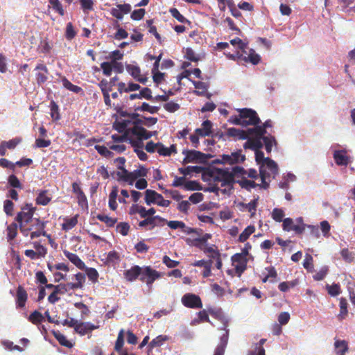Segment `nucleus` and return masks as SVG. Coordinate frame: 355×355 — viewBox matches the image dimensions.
<instances>
[{"label": "nucleus", "instance_id": "423d86ee", "mask_svg": "<svg viewBox=\"0 0 355 355\" xmlns=\"http://www.w3.org/2000/svg\"><path fill=\"white\" fill-rule=\"evenodd\" d=\"M142 268V272L139 278L140 281L146 283L150 286L156 279L160 278V273L150 266H144Z\"/></svg>", "mask_w": 355, "mask_h": 355}, {"label": "nucleus", "instance_id": "f03ea898", "mask_svg": "<svg viewBox=\"0 0 355 355\" xmlns=\"http://www.w3.org/2000/svg\"><path fill=\"white\" fill-rule=\"evenodd\" d=\"M272 125L270 119L266 120L262 125H255L254 128H249L250 134L253 135V138H249L247 141V147L263 148V144L260 142V138L266 133V128H271Z\"/></svg>", "mask_w": 355, "mask_h": 355}, {"label": "nucleus", "instance_id": "ea45409f", "mask_svg": "<svg viewBox=\"0 0 355 355\" xmlns=\"http://www.w3.org/2000/svg\"><path fill=\"white\" fill-rule=\"evenodd\" d=\"M254 231L255 227L254 225L248 226L239 235L238 241L241 243L245 242L246 240L248 239L250 236L254 232Z\"/></svg>", "mask_w": 355, "mask_h": 355}, {"label": "nucleus", "instance_id": "7ed1b4c3", "mask_svg": "<svg viewBox=\"0 0 355 355\" xmlns=\"http://www.w3.org/2000/svg\"><path fill=\"white\" fill-rule=\"evenodd\" d=\"M245 160V155L242 154V150H239L236 152L232 153L230 155L223 154L217 159L215 162L223 164L233 165L240 162H243Z\"/></svg>", "mask_w": 355, "mask_h": 355}, {"label": "nucleus", "instance_id": "0eeeda50", "mask_svg": "<svg viewBox=\"0 0 355 355\" xmlns=\"http://www.w3.org/2000/svg\"><path fill=\"white\" fill-rule=\"evenodd\" d=\"M183 154L185 155V157L183 159V163H202L207 159V155L198 150H184Z\"/></svg>", "mask_w": 355, "mask_h": 355}, {"label": "nucleus", "instance_id": "a19ab883", "mask_svg": "<svg viewBox=\"0 0 355 355\" xmlns=\"http://www.w3.org/2000/svg\"><path fill=\"white\" fill-rule=\"evenodd\" d=\"M132 123L131 120H122L114 123V128L119 133H125L128 129V125Z\"/></svg>", "mask_w": 355, "mask_h": 355}, {"label": "nucleus", "instance_id": "6e6552de", "mask_svg": "<svg viewBox=\"0 0 355 355\" xmlns=\"http://www.w3.org/2000/svg\"><path fill=\"white\" fill-rule=\"evenodd\" d=\"M182 304L190 309L202 308V302L200 297L193 293H186L182 297Z\"/></svg>", "mask_w": 355, "mask_h": 355}, {"label": "nucleus", "instance_id": "aec40b11", "mask_svg": "<svg viewBox=\"0 0 355 355\" xmlns=\"http://www.w3.org/2000/svg\"><path fill=\"white\" fill-rule=\"evenodd\" d=\"M98 327L90 322H77L75 331L82 336H84L92 331L98 329Z\"/></svg>", "mask_w": 355, "mask_h": 355}, {"label": "nucleus", "instance_id": "c756f323", "mask_svg": "<svg viewBox=\"0 0 355 355\" xmlns=\"http://www.w3.org/2000/svg\"><path fill=\"white\" fill-rule=\"evenodd\" d=\"M157 153L162 156H170L172 153H176L177 149L175 145L173 144L169 148L165 147L163 144L158 142Z\"/></svg>", "mask_w": 355, "mask_h": 355}, {"label": "nucleus", "instance_id": "37998d69", "mask_svg": "<svg viewBox=\"0 0 355 355\" xmlns=\"http://www.w3.org/2000/svg\"><path fill=\"white\" fill-rule=\"evenodd\" d=\"M203 170V168L198 166H189L186 168H179V171L181 174L184 175H189L191 173H201Z\"/></svg>", "mask_w": 355, "mask_h": 355}, {"label": "nucleus", "instance_id": "49530a36", "mask_svg": "<svg viewBox=\"0 0 355 355\" xmlns=\"http://www.w3.org/2000/svg\"><path fill=\"white\" fill-rule=\"evenodd\" d=\"M124 343V331L123 329H121L117 336L116 341L115 343L114 349L116 352L121 354V352L123 351L122 349L123 345Z\"/></svg>", "mask_w": 355, "mask_h": 355}, {"label": "nucleus", "instance_id": "3c124183", "mask_svg": "<svg viewBox=\"0 0 355 355\" xmlns=\"http://www.w3.org/2000/svg\"><path fill=\"white\" fill-rule=\"evenodd\" d=\"M271 215L272 219L276 222H283L285 216L284 210L280 208L273 209Z\"/></svg>", "mask_w": 355, "mask_h": 355}, {"label": "nucleus", "instance_id": "cd10ccee", "mask_svg": "<svg viewBox=\"0 0 355 355\" xmlns=\"http://www.w3.org/2000/svg\"><path fill=\"white\" fill-rule=\"evenodd\" d=\"M147 169L144 166H140L139 168L134 170L130 172V178L129 184H132L133 182L139 178H144L147 175Z\"/></svg>", "mask_w": 355, "mask_h": 355}, {"label": "nucleus", "instance_id": "79ce46f5", "mask_svg": "<svg viewBox=\"0 0 355 355\" xmlns=\"http://www.w3.org/2000/svg\"><path fill=\"white\" fill-rule=\"evenodd\" d=\"M28 320L34 324H38L44 320L43 315L38 311H34L31 313Z\"/></svg>", "mask_w": 355, "mask_h": 355}, {"label": "nucleus", "instance_id": "4be33fe9", "mask_svg": "<svg viewBox=\"0 0 355 355\" xmlns=\"http://www.w3.org/2000/svg\"><path fill=\"white\" fill-rule=\"evenodd\" d=\"M264 166V168L268 172L269 177L275 178L278 174V166L277 163L269 157H266V163L261 164L260 166Z\"/></svg>", "mask_w": 355, "mask_h": 355}, {"label": "nucleus", "instance_id": "473e14b6", "mask_svg": "<svg viewBox=\"0 0 355 355\" xmlns=\"http://www.w3.org/2000/svg\"><path fill=\"white\" fill-rule=\"evenodd\" d=\"M334 346L337 355H345L348 350V345L345 340H336Z\"/></svg>", "mask_w": 355, "mask_h": 355}, {"label": "nucleus", "instance_id": "72a5a7b5", "mask_svg": "<svg viewBox=\"0 0 355 355\" xmlns=\"http://www.w3.org/2000/svg\"><path fill=\"white\" fill-rule=\"evenodd\" d=\"M78 215H76L70 218H64V223L62 224V229L64 231H69L73 228L78 223Z\"/></svg>", "mask_w": 355, "mask_h": 355}, {"label": "nucleus", "instance_id": "b1692460", "mask_svg": "<svg viewBox=\"0 0 355 355\" xmlns=\"http://www.w3.org/2000/svg\"><path fill=\"white\" fill-rule=\"evenodd\" d=\"M239 178L241 179L237 180L236 182L238 183L242 189L250 191L252 189L259 186V184H257L254 181L248 180L245 174L240 175Z\"/></svg>", "mask_w": 355, "mask_h": 355}, {"label": "nucleus", "instance_id": "e433bc0d", "mask_svg": "<svg viewBox=\"0 0 355 355\" xmlns=\"http://www.w3.org/2000/svg\"><path fill=\"white\" fill-rule=\"evenodd\" d=\"M228 8L232 15L235 17L236 19L240 21H243L244 18L243 17L242 13L239 11V10L236 8L234 1H228Z\"/></svg>", "mask_w": 355, "mask_h": 355}, {"label": "nucleus", "instance_id": "7c9ffc66", "mask_svg": "<svg viewBox=\"0 0 355 355\" xmlns=\"http://www.w3.org/2000/svg\"><path fill=\"white\" fill-rule=\"evenodd\" d=\"M259 176L261 180V184H259L258 187H260L263 189H268L269 187V182H270V177L268 172L264 168V166L259 167Z\"/></svg>", "mask_w": 355, "mask_h": 355}, {"label": "nucleus", "instance_id": "09e8293b", "mask_svg": "<svg viewBox=\"0 0 355 355\" xmlns=\"http://www.w3.org/2000/svg\"><path fill=\"white\" fill-rule=\"evenodd\" d=\"M167 340L168 337L166 336L159 335L155 338L153 339L151 342H150L149 347L150 348H154L156 347L162 346Z\"/></svg>", "mask_w": 355, "mask_h": 355}, {"label": "nucleus", "instance_id": "f3484780", "mask_svg": "<svg viewBox=\"0 0 355 355\" xmlns=\"http://www.w3.org/2000/svg\"><path fill=\"white\" fill-rule=\"evenodd\" d=\"M28 299V294L24 288L19 285L17 288L16 293V304L19 308H23L26 305Z\"/></svg>", "mask_w": 355, "mask_h": 355}, {"label": "nucleus", "instance_id": "603ef678", "mask_svg": "<svg viewBox=\"0 0 355 355\" xmlns=\"http://www.w3.org/2000/svg\"><path fill=\"white\" fill-rule=\"evenodd\" d=\"M159 107L150 106L147 103H143L141 107H138L135 109L136 111H145L148 112L151 114L157 113L159 110Z\"/></svg>", "mask_w": 355, "mask_h": 355}, {"label": "nucleus", "instance_id": "4c0bfd02", "mask_svg": "<svg viewBox=\"0 0 355 355\" xmlns=\"http://www.w3.org/2000/svg\"><path fill=\"white\" fill-rule=\"evenodd\" d=\"M62 82L63 87L66 88L67 89L73 92L76 94H78L80 92H83V89L78 86L72 84L66 77H63L62 78Z\"/></svg>", "mask_w": 355, "mask_h": 355}, {"label": "nucleus", "instance_id": "2eb2a0df", "mask_svg": "<svg viewBox=\"0 0 355 355\" xmlns=\"http://www.w3.org/2000/svg\"><path fill=\"white\" fill-rule=\"evenodd\" d=\"M282 228L286 232L294 231L297 234H301L304 232L303 226L302 225H295L293 220L291 218L284 219Z\"/></svg>", "mask_w": 355, "mask_h": 355}, {"label": "nucleus", "instance_id": "2f4dec72", "mask_svg": "<svg viewBox=\"0 0 355 355\" xmlns=\"http://www.w3.org/2000/svg\"><path fill=\"white\" fill-rule=\"evenodd\" d=\"M247 145V141L243 144V148L245 149H251L255 151V160L259 164H264L266 163V157H264V153L260 149L261 148H252V147H247L245 146Z\"/></svg>", "mask_w": 355, "mask_h": 355}, {"label": "nucleus", "instance_id": "5701e85b", "mask_svg": "<svg viewBox=\"0 0 355 355\" xmlns=\"http://www.w3.org/2000/svg\"><path fill=\"white\" fill-rule=\"evenodd\" d=\"M63 253L64 256L78 268L80 270H83L85 268V263L79 258V257L76 254L70 252L67 250H64Z\"/></svg>", "mask_w": 355, "mask_h": 355}, {"label": "nucleus", "instance_id": "ddd939ff", "mask_svg": "<svg viewBox=\"0 0 355 355\" xmlns=\"http://www.w3.org/2000/svg\"><path fill=\"white\" fill-rule=\"evenodd\" d=\"M131 6L129 3L116 4V8L110 10V14L118 20H121L124 15H127L131 11Z\"/></svg>", "mask_w": 355, "mask_h": 355}, {"label": "nucleus", "instance_id": "f257e3e1", "mask_svg": "<svg viewBox=\"0 0 355 355\" xmlns=\"http://www.w3.org/2000/svg\"><path fill=\"white\" fill-rule=\"evenodd\" d=\"M245 173V170L243 167L236 166L231 171L227 169L215 168L211 171V175L214 177L215 181L221 182V187H228L229 189H232L233 184L236 181L235 178H239L240 175Z\"/></svg>", "mask_w": 355, "mask_h": 355}, {"label": "nucleus", "instance_id": "f8f14e48", "mask_svg": "<svg viewBox=\"0 0 355 355\" xmlns=\"http://www.w3.org/2000/svg\"><path fill=\"white\" fill-rule=\"evenodd\" d=\"M35 71H38L35 73V80L38 85H42L45 83L48 80V75L49 73L47 67L43 63H39L35 68Z\"/></svg>", "mask_w": 355, "mask_h": 355}, {"label": "nucleus", "instance_id": "e2e57ef3", "mask_svg": "<svg viewBox=\"0 0 355 355\" xmlns=\"http://www.w3.org/2000/svg\"><path fill=\"white\" fill-rule=\"evenodd\" d=\"M8 184L12 188L22 189V184L15 175H10L8 178Z\"/></svg>", "mask_w": 355, "mask_h": 355}, {"label": "nucleus", "instance_id": "412c9836", "mask_svg": "<svg viewBox=\"0 0 355 355\" xmlns=\"http://www.w3.org/2000/svg\"><path fill=\"white\" fill-rule=\"evenodd\" d=\"M213 123L209 120L204 121L201 128L195 130V133L200 135L202 137L210 136L212 134Z\"/></svg>", "mask_w": 355, "mask_h": 355}, {"label": "nucleus", "instance_id": "dca6fc26", "mask_svg": "<svg viewBox=\"0 0 355 355\" xmlns=\"http://www.w3.org/2000/svg\"><path fill=\"white\" fill-rule=\"evenodd\" d=\"M141 272L142 268L135 265L131 267V268L125 270L123 272V276L128 282H132L135 281L139 277H141Z\"/></svg>", "mask_w": 355, "mask_h": 355}, {"label": "nucleus", "instance_id": "052dcab7", "mask_svg": "<svg viewBox=\"0 0 355 355\" xmlns=\"http://www.w3.org/2000/svg\"><path fill=\"white\" fill-rule=\"evenodd\" d=\"M230 44L234 46H237L243 53H246L245 49L247 48V44L244 43L239 37H236L230 40Z\"/></svg>", "mask_w": 355, "mask_h": 355}, {"label": "nucleus", "instance_id": "de8ad7c7", "mask_svg": "<svg viewBox=\"0 0 355 355\" xmlns=\"http://www.w3.org/2000/svg\"><path fill=\"white\" fill-rule=\"evenodd\" d=\"M85 269L86 271V275L88 277V279L93 283H96L98 282V279L99 277L98 271L94 268L85 267Z\"/></svg>", "mask_w": 355, "mask_h": 355}, {"label": "nucleus", "instance_id": "69168bd1", "mask_svg": "<svg viewBox=\"0 0 355 355\" xmlns=\"http://www.w3.org/2000/svg\"><path fill=\"white\" fill-rule=\"evenodd\" d=\"M184 58L192 62H197L199 60V57L195 53L194 51L188 47L185 49Z\"/></svg>", "mask_w": 355, "mask_h": 355}, {"label": "nucleus", "instance_id": "0e129e2a", "mask_svg": "<svg viewBox=\"0 0 355 355\" xmlns=\"http://www.w3.org/2000/svg\"><path fill=\"white\" fill-rule=\"evenodd\" d=\"M22 141V139L21 137H15L14 139H12L8 141H3L4 143L5 146L7 148V149L12 150L15 148V147L19 144Z\"/></svg>", "mask_w": 355, "mask_h": 355}, {"label": "nucleus", "instance_id": "20e7f679", "mask_svg": "<svg viewBox=\"0 0 355 355\" xmlns=\"http://www.w3.org/2000/svg\"><path fill=\"white\" fill-rule=\"evenodd\" d=\"M240 116L243 120L245 125H257L261 122L257 113L254 110L250 108H243L239 110Z\"/></svg>", "mask_w": 355, "mask_h": 355}, {"label": "nucleus", "instance_id": "bf43d9fd", "mask_svg": "<svg viewBox=\"0 0 355 355\" xmlns=\"http://www.w3.org/2000/svg\"><path fill=\"white\" fill-rule=\"evenodd\" d=\"M79 1L84 12L88 13L89 11L94 10L93 0H79Z\"/></svg>", "mask_w": 355, "mask_h": 355}, {"label": "nucleus", "instance_id": "9d476101", "mask_svg": "<svg viewBox=\"0 0 355 355\" xmlns=\"http://www.w3.org/2000/svg\"><path fill=\"white\" fill-rule=\"evenodd\" d=\"M129 135L131 134L135 136L137 139H148L155 135L156 132L148 131L141 125H133L132 128H128Z\"/></svg>", "mask_w": 355, "mask_h": 355}, {"label": "nucleus", "instance_id": "6e6d98bb", "mask_svg": "<svg viewBox=\"0 0 355 355\" xmlns=\"http://www.w3.org/2000/svg\"><path fill=\"white\" fill-rule=\"evenodd\" d=\"M49 2L53 9L56 11L60 16H63L64 15V10L63 9L62 5L59 0H49Z\"/></svg>", "mask_w": 355, "mask_h": 355}, {"label": "nucleus", "instance_id": "c85d7f7f", "mask_svg": "<svg viewBox=\"0 0 355 355\" xmlns=\"http://www.w3.org/2000/svg\"><path fill=\"white\" fill-rule=\"evenodd\" d=\"M75 279L76 282L74 283H68V286H71V290L82 288L83 284L85 282V275L81 272H78L75 275Z\"/></svg>", "mask_w": 355, "mask_h": 355}, {"label": "nucleus", "instance_id": "c03bdc74", "mask_svg": "<svg viewBox=\"0 0 355 355\" xmlns=\"http://www.w3.org/2000/svg\"><path fill=\"white\" fill-rule=\"evenodd\" d=\"M96 218L106 224L107 227H113L117 222L116 218H112L105 214H98Z\"/></svg>", "mask_w": 355, "mask_h": 355}, {"label": "nucleus", "instance_id": "4d7b16f0", "mask_svg": "<svg viewBox=\"0 0 355 355\" xmlns=\"http://www.w3.org/2000/svg\"><path fill=\"white\" fill-rule=\"evenodd\" d=\"M94 148L101 155L105 157H112L113 156V153L108 150L105 146L96 145Z\"/></svg>", "mask_w": 355, "mask_h": 355}, {"label": "nucleus", "instance_id": "1a4fd4ad", "mask_svg": "<svg viewBox=\"0 0 355 355\" xmlns=\"http://www.w3.org/2000/svg\"><path fill=\"white\" fill-rule=\"evenodd\" d=\"M232 261L235 267V273L238 277H241L247 268L248 259L236 253L232 257Z\"/></svg>", "mask_w": 355, "mask_h": 355}, {"label": "nucleus", "instance_id": "9b49d317", "mask_svg": "<svg viewBox=\"0 0 355 355\" xmlns=\"http://www.w3.org/2000/svg\"><path fill=\"white\" fill-rule=\"evenodd\" d=\"M166 220L160 217L155 216L153 217H148L139 223V226L144 227L149 226L148 230H153L155 226H163Z\"/></svg>", "mask_w": 355, "mask_h": 355}, {"label": "nucleus", "instance_id": "39448f33", "mask_svg": "<svg viewBox=\"0 0 355 355\" xmlns=\"http://www.w3.org/2000/svg\"><path fill=\"white\" fill-rule=\"evenodd\" d=\"M35 211V207H33L31 204H26L17 214L15 220L19 225L27 224L33 220Z\"/></svg>", "mask_w": 355, "mask_h": 355}, {"label": "nucleus", "instance_id": "a18cd8bd", "mask_svg": "<svg viewBox=\"0 0 355 355\" xmlns=\"http://www.w3.org/2000/svg\"><path fill=\"white\" fill-rule=\"evenodd\" d=\"M186 241L187 244L196 247L202 251L207 246V243L202 242L200 238H196L193 239H187Z\"/></svg>", "mask_w": 355, "mask_h": 355}, {"label": "nucleus", "instance_id": "58836bf2", "mask_svg": "<svg viewBox=\"0 0 355 355\" xmlns=\"http://www.w3.org/2000/svg\"><path fill=\"white\" fill-rule=\"evenodd\" d=\"M47 191L44 190L40 192L37 198L36 203L41 205H47L51 200V198L47 196Z\"/></svg>", "mask_w": 355, "mask_h": 355}, {"label": "nucleus", "instance_id": "680f3d73", "mask_svg": "<svg viewBox=\"0 0 355 355\" xmlns=\"http://www.w3.org/2000/svg\"><path fill=\"white\" fill-rule=\"evenodd\" d=\"M205 253H209V257L211 259H215L217 257H220V253L218 250H217L215 245L212 246H207L203 250Z\"/></svg>", "mask_w": 355, "mask_h": 355}, {"label": "nucleus", "instance_id": "a211bd4d", "mask_svg": "<svg viewBox=\"0 0 355 355\" xmlns=\"http://www.w3.org/2000/svg\"><path fill=\"white\" fill-rule=\"evenodd\" d=\"M334 159L338 166H347L349 162V157L347 155V151L345 150H335Z\"/></svg>", "mask_w": 355, "mask_h": 355}, {"label": "nucleus", "instance_id": "4468645a", "mask_svg": "<svg viewBox=\"0 0 355 355\" xmlns=\"http://www.w3.org/2000/svg\"><path fill=\"white\" fill-rule=\"evenodd\" d=\"M227 137H234L242 140L247 139V141L249 138H253V135L250 134L249 128L243 130L235 128H230L227 130Z\"/></svg>", "mask_w": 355, "mask_h": 355}, {"label": "nucleus", "instance_id": "f704fd0d", "mask_svg": "<svg viewBox=\"0 0 355 355\" xmlns=\"http://www.w3.org/2000/svg\"><path fill=\"white\" fill-rule=\"evenodd\" d=\"M243 60L247 62H249L252 64L256 65L260 62L261 57L259 54L255 53L254 50L250 49L248 56H244L243 55Z\"/></svg>", "mask_w": 355, "mask_h": 355}, {"label": "nucleus", "instance_id": "a878e982", "mask_svg": "<svg viewBox=\"0 0 355 355\" xmlns=\"http://www.w3.org/2000/svg\"><path fill=\"white\" fill-rule=\"evenodd\" d=\"M162 198V195L154 190L147 189L145 191V202L148 205L157 203Z\"/></svg>", "mask_w": 355, "mask_h": 355}, {"label": "nucleus", "instance_id": "6ab92c4d", "mask_svg": "<svg viewBox=\"0 0 355 355\" xmlns=\"http://www.w3.org/2000/svg\"><path fill=\"white\" fill-rule=\"evenodd\" d=\"M258 199L255 198L251 200L249 203L239 202L238 206L240 208V210L242 211H248L250 213V217L252 218L256 214L257 207L258 205Z\"/></svg>", "mask_w": 355, "mask_h": 355}, {"label": "nucleus", "instance_id": "864d4df0", "mask_svg": "<svg viewBox=\"0 0 355 355\" xmlns=\"http://www.w3.org/2000/svg\"><path fill=\"white\" fill-rule=\"evenodd\" d=\"M77 33L74 29V27L71 22H69L67 24L66 31H65V37L68 40H71L73 39Z\"/></svg>", "mask_w": 355, "mask_h": 355}, {"label": "nucleus", "instance_id": "393cba45", "mask_svg": "<svg viewBox=\"0 0 355 355\" xmlns=\"http://www.w3.org/2000/svg\"><path fill=\"white\" fill-rule=\"evenodd\" d=\"M35 221H36V226H37V230L36 231H34V232H32L31 233V239H33L35 238H37V237H40V236H46V237H50V235L48 234L45 231H44V228H45V223L44 222H42L40 221L39 219H35Z\"/></svg>", "mask_w": 355, "mask_h": 355}, {"label": "nucleus", "instance_id": "c9c22d12", "mask_svg": "<svg viewBox=\"0 0 355 355\" xmlns=\"http://www.w3.org/2000/svg\"><path fill=\"white\" fill-rule=\"evenodd\" d=\"M52 334L61 345L68 348H71L73 347V344L60 332L53 331Z\"/></svg>", "mask_w": 355, "mask_h": 355}, {"label": "nucleus", "instance_id": "bb28decb", "mask_svg": "<svg viewBox=\"0 0 355 355\" xmlns=\"http://www.w3.org/2000/svg\"><path fill=\"white\" fill-rule=\"evenodd\" d=\"M121 261L120 254L115 250L110 251L105 259V264L115 266Z\"/></svg>", "mask_w": 355, "mask_h": 355}, {"label": "nucleus", "instance_id": "8fccbe9b", "mask_svg": "<svg viewBox=\"0 0 355 355\" xmlns=\"http://www.w3.org/2000/svg\"><path fill=\"white\" fill-rule=\"evenodd\" d=\"M169 12L173 17L176 19L180 23H189V21L185 18L175 8H172Z\"/></svg>", "mask_w": 355, "mask_h": 355}, {"label": "nucleus", "instance_id": "5fc2aeb1", "mask_svg": "<svg viewBox=\"0 0 355 355\" xmlns=\"http://www.w3.org/2000/svg\"><path fill=\"white\" fill-rule=\"evenodd\" d=\"M50 109L51 118L55 121L59 120L60 118L59 113V107L54 101H52L50 103Z\"/></svg>", "mask_w": 355, "mask_h": 355}, {"label": "nucleus", "instance_id": "338daca9", "mask_svg": "<svg viewBox=\"0 0 355 355\" xmlns=\"http://www.w3.org/2000/svg\"><path fill=\"white\" fill-rule=\"evenodd\" d=\"M313 259L311 254H306L303 262V266L308 271L312 272L313 270Z\"/></svg>", "mask_w": 355, "mask_h": 355}, {"label": "nucleus", "instance_id": "774afa93", "mask_svg": "<svg viewBox=\"0 0 355 355\" xmlns=\"http://www.w3.org/2000/svg\"><path fill=\"white\" fill-rule=\"evenodd\" d=\"M17 225L15 223H12L7 227V236L8 240L14 239L17 236Z\"/></svg>", "mask_w": 355, "mask_h": 355}, {"label": "nucleus", "instance_id": "13d9d810", "mask_svg": "<svg viewBox=\"0 0 355 355\" xmlns=\"http://www.w3.org/2000/svg\"><path fill=\"white\" fill-rule=\"evenodd\" d=\"M126 70L135 80L140 76L141 70L138 66L128 64Z\"/></svg>", "mask_w": 355, "mask_h": 355}]
</instances>
